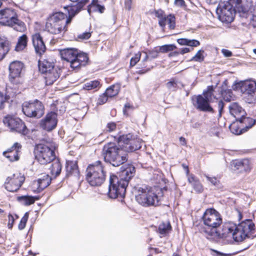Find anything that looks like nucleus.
Wrapping results in <instances>:
<instances>
[{"mask_svg":"<svg viewBox=\"0 0 256 256\" xmlns=\"http://www.w3.org/2000/svg\"><path fill=\"white\" fill-rule=\"evenodd\" d=\"M3 154L10 162L16 161L19 159V152L17 151H6L3 152Z\"/></svg>","mask_w":256,"mask_h":256,"instance_id":"nucleus-40","label":"nucleus"},{"mask_svg":"<svg viewBox=\"0 0 256 256\" xmlns=\"http://www.w3.org/2000/svg\"><path fill=\"white\" fill-rule=\"evenodd\" d=\"M221 94L225 100L230 101L232 97V92L230 90H222Z\"/></svg>","mask_w":256,"mask_h":256,"instance_id":"nucleus-49","label":"nucleus"},{"mask_svg":"<svg viewBox=\"0 0 256 256\" xmlns=\"http://www.w3.org/2000/svg\"><path fill=\"white\" fill-rule=\"evenodd\" d=\"M24 68V64L20 61L12 62L9 66V80L11 84H13V88L16 89L19 84L22 82L21 77L22 70Z\"/></svg>","mask_w":256,"mask_h":256,"instance_id":"nucleus-13","label":"nucleus"},{"mask_svg":"<svg viewBox=\"0 0 256 256\" xmlns=\"http://www.w3.org/2000/svg\"><path fill=\"white\" fill-rule=\"evenodd\" d=\"M38 200V197L29 196H23L18 198V200L22 202L26 206L34 204L36 200Z\"/></svg>","mask_w":256,"mask_h":256,"instance_id":"nucleus-35","label":"nucleus"},{"mask_svg":"<svg viewBox=\"0 0 256 256\" xmlns=\"http://www.w3.org/2000/svg\"><path fill=\"white\" fill-rule=\"evenodd\" d=\"M214 88L212 86H208L206 90L204 91L203 92V96L209 100L210 102H213L212 100V98L213 97L214 98H216L218 100L217 98H216V96H214Z\"/></svg>","mask_w":256,"mask_h":256,"instance_id":"nucleus-42","label":"nucleus"},{"mask_svg":"<svg viewBox=\"0 0 256 256\" xmlns=\"http://www.w3.org/2000/svg\"><path fill=\"white\" fill-rule=\"evenodd\" d=\"M244 14L246 16H241L240 17L247 20V22H249L250 25L256 28V6L254 9V13L249 12L248 10L244 12Z\"/></svg>","mask_w":256,"mask_h":256,"instance_id":"nucleus-30","label":"nucleus"},{"mask_svg":"<svg viewBox=\"0 0 256 256\" xmlns=\"http://www.w3.org/2000/svg\"><path fill=\"white\" fill-rule=\"evenodd\" d=\"M76 58L72 62V68L74 70H78L82 66H85L88 60V55L85 53H79L78 52Z\"/></svg>","mask_w":256,"mask_h":256,"instance_id":"nucleus-21","label":"nucleus"},{"mask_svg":"<svg viewBox=\"0 0 256 256\" xmlns=\"http://www.w3.org/2000/svg\"><path fill=\"white\" fill-rule=\"evenodd\" d=\"M116 124L114 122H110L106 124V130L108 132H112L116 129Z\"/></svg>","mask_w":256,"mask_h":256,"instance_id":"nucleus-55","label":"nucleus"},{"mask_svg":"<svg viewBox=\"0 0 256 256\" xmlns=\"http://www.w3.org/2000/svg\"><path fill=\"white\" fill-rule=\"evenodd\" d=\"M102 156L106 162L114 166H118L127 160L126 156L120 150L114 143H107L102 150Z\"/></svg>","mask_w":256,"mask_h":256,"instance_id":"nucleus-6","label":"nucleus"},{"mask_svg":"<svg viewBox=\"0 0 256 256\" xmlns=\"http://www.w3.org/2000/svg\"><path fill=\"white\" fill-rule=\"evenodd\" d=\"M108 98L109 97L107 96V94L105 92L102 95L100 96L97 101V104L100 105L104 104L107 102Z\"/></svg>","mask_w":256,"mask_h":256,"instance_id":"nucleus-51","label":"nucleus"},{"mask_svg":"<svg viewBox=\"0 0 256 256\" xmlns=\"http://www.w3.org/2000/svg\"><path fill=\"white\" fill-rule=\"evenodd\" d=\"M189 183L194 188V190L198 192H202L203 188L202 184L198 179H197L194 175H190L188 178Z\"/></svg>","mask_w":256,"mask_h":256,"instance_id":"nucleus-33","label":"nucleus"},{"mask_svg":"<svg viewBox=\"0 0 256 256\" xmlns=\"http://www.w3.org/2000/svg\"><path fill=\"white\" fill-rule=\"evenodd\" d=\"M21 148V144L18 142H15L13 144V146H11L10 148H8L6 151H10L11 152L12 151H17V152H20Z\"/></svg>","mask_w":256,"mask_h":256,"instance_id":"nucleus-54","label":"nucleus"},{"mask_svg":"<svg viewBox=\"0 0 256 256\" xmlns=\"http://www.w3.org/2000/svg\"><path fill=\"white\" fill-rule=\"evenodd\" d=\"M176 48V46L173 44H166L160 48V50L162 52H166L170 51H172Z\"/></svg>","mask_w":256,"mask_h":256,"instance_id":"nucleus-46","label":"nucleus"},{"mask_svg":"<svg viewBox=\"0 0 256 256\" xmlns=\"http://www.w3.org/2000/svg\"><path fill=\"white\" fill-rule=\"evenodd\" d=\"M88 0H84L78 2L75 5L68 7V18L61 12H58L50 16L46 24V30L50 34H58L64 33L68 30L66 26L70 24L72 19L82 8Z\"/></svg>","mask_w":256,"mask_h":256,"instance_id":"nucleus-1","label":"nucleus"},{"mask_svg":"<svg viewBox=\"0 0 256 256\" xmlns=\"http://www.w3.org/2000/svg\"><path fill=\"white\" fill-rule=\"evenodd\" d=\"M248 164V161L246 160H236L234 162V167H236V169L240 170V171L246 170V166Z\"/></svg>","mask_w":256,"mask_h":256,"instance_id":"nucleus-44","label":"nucleus"},{"mask_svg":"<svg viewBox=\"0 0 256 256\" xmlns=\"http://www.w3.org/2000/svg\"><path fill=\"white\" fill-rule=\"evenodd\" d=\"M204 53V51L202 50H198L197 53L190 60H193L195 62H202L204 60V56L202 54Z\"/></svg>","mask_w":256,"mask_h":256,"instance_id":"nucleus-48","label":"nucleus"},{"mask_svg":"<svg viewBox=\"0 0 256 256\" xmlns=\"http://www.w3.org/2000/svg\"><path fill=\"white\" fill-rule=\"evenodd\" d=\"M234 224L231 223L225 224L222 226L221 230H217L218 235L216 236H218L222 238H226L230 236L233 238V232H234Z\"/></svg>","mask_w":256,"mask_h":256,"instance_id":"nucleus-22","label":"nucleus"},{"mask_svg":"<svg viewBox=\"0 0 256 256\" xmlns=\"http://www.w3.org/2000/svg\"><path fill=\"white\" fill-rule=\"evenodd\" d=\"M179 140L181 145L186 146V140L184 138L181 136L179 138Z\"/></svg>","mask_w":256,"mask_h":256,"instance_id":"nucleus-63","label":"nucleus"},{"mask_svg":"<svg viewBox=\"0 0 256 256\" xmlns=\"http://www.w3.org/2000/svg\"><path fill=\"white\" fill-rule=\"evenodd\" d=\"M141 54L140 52H138L135 54L134 56L132 57L130 61V65L132 66H135V64L139 62Z\"/></svg>","mask_w":256,"mask_h":256,"instance_id":"nucleus-50","label":"nucleus"},{"mask_svg":"<svg viewBox=\"0 0 256 256\" xmlns=\"http://www.w3.org/2000/svg\"><path fill=\"white\" fill-rule=\"evenodd\" d=\"M202 220L206 228L202 231L208 236H216L217 228L222 224V220L220 214L214 208L207 209L202 216Z\"/></svg>","mask_w":256,"mask_h":256,"instance_id":"nucleus-4","label":"nucleus"},{"mask_svg":"<svg viewBox=\"0 0 256 256\" xmlns=\"http://www.w3.org/2000/svg\"><path fill=\"white\" fill-rule=\"evenodd\" d=\"M86 180L92 186H101L106 180V172L102 162L97 160L90 164L86 170Z\"/></svg>","mask_w":256,"mask_h":256,"instance_id":"nucleus-5","label":"nucleus"},{"mask_svg":"<svg viewBox=\"0 0 256 256\" xmlns=\"http://www.w3.org/2000/svg\"><path fill=\"white\" fill-rule=\"evenodd\" d=\"M166 87L170 90L174 91L176 90L177 86V82L172 79L166 84Z\"/></svg>","mask_w":256,"mask_h":256,"instance_id":"nucleus-52","label":"nucleus"},{"mask_svg":"<svg viewBox=\"0 0 256 256\" xmlns=\"http://www.w3.org/2000/svg\"><path fill=\"white\" fill-rule=\"evenodd\" d=\"M100 86V82L97 80H90L84 84L83 89L86 90H92Z\"/></svg>","mask_w":256,"mask_h":256,"instance_id":"nucleus-41","label":"nucleus"},{"mask_svg":"<svg viewBox=\"0 0 256 256\" xmlns=\"http://www.w3.org/2000/svg\"><path fill=\"white\" fill-rule=\"evenodd\" d=\"M204 176L212 184L216 186H220V181L216 177H210L207 174H204Z\"/></svg>","mask_w":256,"mask_h":256,"instance_id":"nucleus-53","label":"nucleus"},{"mask_svg":"<svg viewBox=\"0 0 256 256\" xmlns=\"http://www.w3.org/2000/svg\"><path fill=\"white\" fill-rule=\"evenodd\" d=\"M25 180L24 175L20 173L14 174L8 176L4 182L5 188L9 192H16L20 188Z\"/></svg>","mask_w":256,"mask_h":256,"instance_id":"nucleus-16","label":"nucleus"},{"mask_svg":"<svg viewBox=\"0 0 256 256\" xmlns=\"http://www.w3.org/2000/svg\"><path fill=\"white\" fill-rule=\"evenodd\" d=\"M52 164L50 168V174L55 177L60 175L62 170V164L58 158L51 162Z\"/></svg>","mask_w":256,"mask_h":256,"instance_id":"nucleus-29","label":"nucleus"},{"mask_svg":"<svg viewBox=\"0 0 256 256\" xmlns=\"http://www.w3.org/2000/svg\"><path fill=\"white\" fill-rule=\"evenodd\" d=\"M91 36L90 32H86L78 36V38L81 40H88Z\"/></svg>","mask_w":256,"mask_h":256,"instance_id":"nucleus-56","label":"nucleus"},{"mask_svg":"<svg viewBox=\"0 0 256 256\" xmlns=\"http://www.w3.org/2000/svg\"><path fill=\"white\" fill-rule=\"evenodd\" d=\"M224 104L223 102L220 100L218 102V109L219 116L220 117L222 114V110L224 108Z\"/></svg>","mask_w":256,"mask_h":256,"instance_id":"nucleus-58","label":"nucleus"},{"mask_svg":"<svg viewBox=\"0 0 256 256\" xmlns=\"http://www.w3.org/2000/svg\"><path fill=\"white\" fill-rule=\"evenodd\" d=\"M238 85L241 87L242 92L246 94H250L256 90V82L254 81L242 82Z\"/></svg>","mask_w":256,"mask_h":256,"instance_id":"nucleus-25","label":"nucleus"},{"mask_svg":"<svg viewBox=\"0 0 256 256\" xmlns=\"http://www.w3.org/2000/svg\"><path fill=\"white\" fill-rule=\"evenodd\" d=\"M128 166L126 164L120 168V180L114 174H111L110 177L108 196L110 198H119L122 203H124L126 188L128 186Z\"/></svg>","mask_w":256,"mask_h":256,"instance_id":"nucleus-2","label":"nucleus"},{"mask_svg":"<svg viewBox=\"0 0 256 256\" xmlns=\"http://www.w3.org/2000/svg\"><path fill=\"white\" fill-rule=\"evenodd\" d=\"M78 52L76 48H68L60 50V54L62 59L70 62L72 68V62L75 60Z\"/></svg>","mask_w":256,"mask_h":256,"instance_id":"nucleus-20","label":"nucleus"},{"mask_svg":"<svg viewBox=\"0 0 256 256\" xmlns=\"http://www.w3.org/2000/svg\"><path fill=\"white\" fill-rule=\"evenodd\" d=\"M177 42L180 45H187L190 46L196 47L200 44V42L196 40H189L187 38L178 39Z\"/></svg>","mask_w":256,"mask_h":256,"instance_id":"nucleus-36","label":"nucleus"},{"mask_svg":"<svg viewBox=\"0 0 256 256\" xmlns=\"http://www.w3.org/2000/svg\"><path fill=\"white\" fill-rule=\"evenodd\" d=\"M246 126H248V124H246L245 128H239L236 123L232 124L230 126V128L231 132L236 134H240L242 133L243 131L244 132L248 130L246 128Z\"/></svg>","mask_w":256,"mask_h":256,"instance_id":"nucleus-43","label":"nucleus"},{"mask_svg":"<svg viewBox=\"0 0 256 256\" xmlns=\"http://www.w3.org/2000/svg\"><path fill=\"white\" fill-rule=\"evenodd\" d=\"M23 113L27 116L40 118L44 113L42 102L38 100L24 102L22 106Z\"/></svg>","mask_w":256,"mask_h":256,"instance_id":"nucleus-11","label":"nucleus"},{"mask_svg":"<svg viewBox=\"0 0 256 256\" xmlns=\"http://www.w3.org/2000/svg\"><path fill=\"white\" fill-rule=\"evenodd\" d=\"M170 230L171 226L169 222H162L158 226V232L162 235L161 236L166 235Z\"/></svg>","mask_w":256,"mask_h":256,"instance_id":"nucleus-38","label":"nucleus"},{"mask_svg":"<svg viewBox=\"0 0 256 256\" xmlns=\"http://www.w3.org/2000/svg\"><path fill=\"white\" fill-rule=\"evenodd\" d=\"M28 42V37L26 34H22L18 38V41L16 45L15 46L14 50L16 52H20L24 50Z\"/></svg>","mask_w":256,"mask_h":256,"instance_id":"nucleus-34","label":"nucleus"},{"mask_svg":"<svg viewBox=\"0 0 256 256\" xmlns=\"http://www.w3.org/2000/svg\"><path fill=\"white\" fill-rule=\"evenodd\" d=\"M142 140L137 138H129V152L140 149L142 147Z\"/></svg>","mask_w":256,"mask_h":256,"instance_id":"nucleus-32","label":"nucleus"},{"mask_svg":"<svg viewBox=\"0 0 256 256\" xmlns=\"http://www.w3.org/2000/svg\"><path fill=\"white\" fill-rule=\"evenodd\" d=\"M6 98L3 94L0 92V109L4 108V106Z\"/></svg>","mask_w":256,"mask_h":256,"instance_id":"nucleus-59","label":"nucleus"},{"mask_svg":"<svg viewBox=\"0 0 256 256\" xmlns=\"http://www.w3.org/2000/svg\"><path fill=\"white\" fill-rule=\"evenodd\" d=\"M136 172L135 168L133 165L130 164H129V174H134ZM134 176H129V180L130 178L131 177H132Z\"/></svg>","mask_w":256,"mask_h":256,"instance_id":"nucleus-61","label":"nucleus"},{"mask_svg":"<svg viewBox=\"0 0 256 256\" xmlns=\"http://www.w3.org/2000/svg\"><path fill=\"white\" fill-rule=\"evenodd\" d=\"M254 224L250 220H246L238 226L235 224L233 232V239L239 242L250 238L254 234Z\"/></svg>","mask_w":256,"mask_h":256,"instance_id":"nucleus-9","label":"nucleus"},{"mask_svg":"<svg viewBox=\"0 0 256 256\" xmlns=\"http://www.w3.org/2000/svg\"><path fill=\"white\" fill-rule=\"evenodd\" d=\"M66 176L74 175L76 176L78 174L79 171L76 161H68L66 163Z\"/></svg>","mask_w":256,"mask_h":256,"instance_id":"nucleus-27","label":"nucleus"},{"mask_svg":"<svg viewBox=\"0 0 256 256\" xmlns=\"http://www.w3.org/2000/svg\"><path fill=\"white\" fill-rule=\"evenodd\" d=\"M0 24L12 27L18 32H23L26 28L24 24L18 19L16 10L10 8L0 10Z\"/></svg>","mask_w":256,"mask_h":256,"instance_id":"nucleus-7","label":"nucleus"},{"mask_svg":"<svg viewBox=\"0 0 256 256\" xmlns=\"http://www.w3.org/2000/svg\"><path fill=\"white\" fill-rule=\"evenodd\" d=\"M58 114L54 112L48 113L45 118L42 119L40 122V127L50 132L55 128L58 123Z\"/></svg>","mask_w":256,"mask_h":256,"instance_id":"nucleus-17","label":"nucleus"},{"mask_svg":"<svg viewBox=\"0 0 256 256\" xmlns=\"http://www.w3.org/2000/svg\"><path fill=\"white\" fill-rule=\"evenodd\" d=\"M51 180L48 174H44L42 178H38L34 184L36 185L38 191L40 192L50 184Z\"/></svg>","mask_w":256,"mask_h":256,"instance_id":"nucleus-26","label":"nucleus"},{"mask_svg":"<svg viewBox=\"0 0 256 256\" xmlns=\"http://www.w3.org/2000/svg\"><path fill=\"white\" fill-rule=\"evenodd\" d=\"M8 227L10 229H12L14 222V216L11 214H9L8 216Z\"/></svg>","mask_w":256,"mask_h":256,"instance_id":"nucleus-57","label":"nucleus"},{"mask_svg":"<svg viewBox=\"0 0 256 256\" xmlns=\"http://www.w3.org/2000/svg\"><path fill=\"white\" fill-rule=\"evenodd\" d=\"M229 110L230 114L236 118L237 121L240 124H248V126H246L247 129H250L255 124L256 121L254 120L244 116L246 114L244 110L238 103L230 104L229 106Z\"/></svg>","mask_w":256,"mask_h":256,"instance_id":"nucleus-12","label":"nucleus"},{"mask_svg":"<svg viewBox=\"0 0 256 256\" xmlns=\"http://www.w3.org/2000/svg\"><path fill=\"white\" fill-rule=\"evenodd\" d=\"M154 14L156 17H157L158 18V24L161 27L164 28V23L163 21V18L166 16L164 14V11H162L161 10H154Z\"/></svg>","mask_w":256,"mask_h":256,"instance_id":"nucleus-45","label":"nucleus"},{"mask_svg":"<svg viewBox=\"0 0 256 256\" xmlns=\"http://www.w3.org/2000/svg\"><path fill=\"white\" fill-rule=\"evenodd\" d=\"M32 41L36 53L41 56L45 52L46 47L40 34L36 33L34 34Z\"/></svg>","mask_w":256,"mask_h":256,"instance_id":"nucleus-18","label":"nucleus"},{"mask_svg":"<svg viewBox=\"0 0 256 256\" xmlns=\"http://www.w3.org/2000/svg\"><path fill=\"white\" fill-rule=\"evenodd\" d=\"M117 142V147L120 150V152H122L127 156L128 155V135L126 134L119 136Z\"/></svg>","mask_w":256,"mask_h":256,"instance_id":"nucleus-24","label":"nucleus"},{"mask_svg":"<svg viewBox=\"0 0 256 256\" xmlns=\"http://www.w3.org/2000/svg\"><path fill=\"white\" fill-rule=\"evenodd\" d=\"M28 212H26L24 216L22 218L18 224V228L20 230H22L25 228L26 222L28 220Z\"/></svg>","mask_w":256,"mask_h":256,"instance_id":"nucleus-47","label":"nucleus"},{"mask_svg":"<svg viewBox=\"0 0 256 256\" xmlns=\"http://www.w3.org/2000/svg\"><path fill=\"white\" fill-rule=\"evenodd\" d=\"M178 52H180V54H184L190 52V49L188 48H184L180 49Z\"/></svg>","mask_w":256,"mask_h":256,"instance_id":"nucleus-62","label":"nucleus"},{"mask_svg":"<svg viewBox=\"0 0 256 256\" xmlns=\"http://www.w3.org/2000/svg\"><path fill=\"white\" fill-rule=\"evenodd\" d=\"M158 194L150 188L139 186L133 188L132 192L135 195L136 200L141 205L145 206H157L163 196V190H158Z\"/></svg>","mask_w":256,"mask_h":256,"instance_id":"nucleus-3","label":"nucleus"},{"mask_svg":"<svg viewBox=\"0 0 256 256\" xmlns=\"http://www.w3.org/2000/svg\"><path fill=\"white\" fill-rule=\"evenodd\" d=\"M209 100L205 98L202 96L198 95L196 97V101L195 106L197 109L201 111L214 112V110L210 106Z\"/></svg>","mask_w":256,"mask_h":256,"instance_id":"nucleus-19","label":"nucleus"},{"mask_svg":"<svg viewBox=\"0 0 256 256\" xmlns=\"http://www.w3.org/2000/svg\"><path fill=\"white\" fill-rule=\"evenodd\" d=\"M120 86L118 84H114L108 88L106 92L109 98H112L116 96L120 90Z\"/></svg>","mask_w":256,"mask_h":256,"instance_id":"nucleus-37","label":"nucleus"},{"mask_svg":"<svg viewBox=\"0 0 256 256\" xmlns=\"http://www.w3.org/2000/svg\"><path fill=\"white\" fill-rule=\"evenodd\" d=\"M164 20V27L165 26L168 24L169 28L170 29H174L176 26L175 23V17L174 16L170 14L168 16H165L163 18Z\"/></svg>","mask_w":256,"mask_h":256,"instance_id":"nucleus-39","label":"nucleus"},{"mask_svg":"<svg viewBox=\"0 0 256 256\" xmlns=\"http://www.w3.org/2000/svg\"><path fill=\"white\" fill-rule=\"evenodd\" d=\"M216 12L219 19L222 22L227 23L232 22L236 13L238 12L234 8L226 2L219 4Z\"/></svg>","mask_w":256,"mask_h":256,"instance_id":"nucleus-15","label":"nucleus"},{"mask_svg":"<svg viewBox=\"0 0 256 256\" xmlns=\"http://www.w3.org/2000/svg\"><path fill=\"white\" fill-rule=\"evenodd\" d=\"M4 123L12 132H16L24 136L28 133V130L24 122L18 118L8 116L4 119Z\"/></svg>","mask_w":256,"mask_h":256,"instance_id":"nucleus-14","label":"nucleus"},{"mask_svg":"<svg viewBox=\"0 0 256 256\" xmlns=\"http://www.w3.org/2000/svg\"><path fill=\"white\" fill-rule=\"evenodd\" d=\"M175 3L178 6H182L184 5V0H175Z\"/></svg>","mask_w":256,"mask_h":256,"instance_id":"nucleus-64","label":"nucleus"},{"mask_svg":"<svg viewBox=\"0 0 256 256\" xmlns=\"http://www.w3.org/2000/svg\"><path fill=\"white\" fill-rule=\"evenodd\" d=\"M226 2L236 10L240 16H246L244 12L248 10V6L244 5V0H228Z\"/></svg>","mask_w":256,"mask_h":256,"instance_id":"nucleus-23","label":"nucleus"},{"mask_svg":"<svg viewBox=\"0 0 256 256\" xmlns=\"http://www.w3.org/2000/svg\"><path fill=\"white\" fill-rule=\"evenodd\" d=\"M105 10L104 6L100 4L98 0H92L91 4L88 6V11L90 14L92 11L102 14Z\"/></svg>","mask_w":256,"mask_h":256,"instance_id":"nucleus-28","label":"nucleus"},{"mask_svg":"<svg viewBox=\"0 0 256 256\" xmlns=\"http://www.w3.org/2000/svg\"><path fill=\"white\" fill-rule=\"evenodd\" d=\"M34 153L36 159L40 164H50L56 157L53 148L42 144L36 145Z\"/></svg>","mask_w":256,"mask_h":256,"instance_id":"nucleus-10","label":"nucleus"},{"mask_svg":"<svg viewBox=\"0 0 256 256\" xmlns=\"http://www.w3.org/2000/svg\"><path fill=\"white\" fill-rule=\"evenodd\" d=\"M9 50V42L4 38H0V60L4 58Z\"/></svg>","mask_w":256,"mask_h":256,"instance_id":"nucleus-31","label":"nucleus"},{"mask_svg":"<svg viewBox=\"0 0 256 256\" xmlns=\"http://www.w3.org/2000/svg\"><path fill=\"white\" fill-rule=\"evenodd\" d=\"M222 52L226 57H230L232 56V52L230 50L226 49H222Z\"/></svg>","mask_w":256,"mask_h":256,"instance_id":"nucleus-60","label":"nucleus"},{"mask_svg":"<svg viewBox=\"0 0 256 256\" xmlns=\"http://www.w3.org/2000/svg\"><path fill=\"white\" fill-rule=\"evenodd\" d=\"M38 68L40 71L46 74V85L52 84L60 76L58 71L54 68V63L48 59L39 60Z\"/></svg>","mask_w":256,"mask_h":256,"instance_id":"nucleus-8","label":"nucleus"}]
</instances>
